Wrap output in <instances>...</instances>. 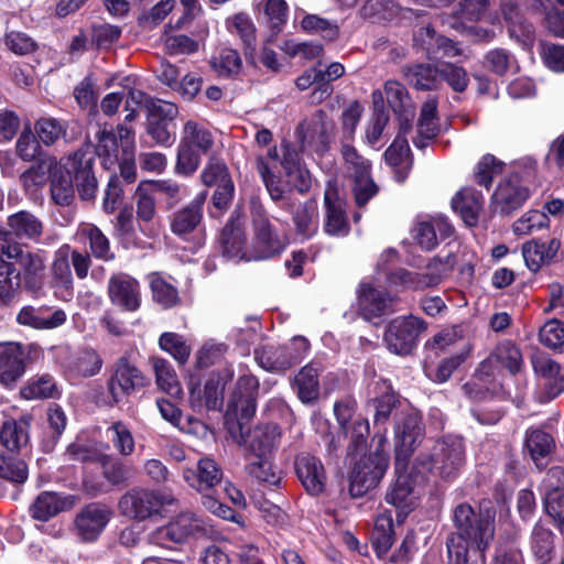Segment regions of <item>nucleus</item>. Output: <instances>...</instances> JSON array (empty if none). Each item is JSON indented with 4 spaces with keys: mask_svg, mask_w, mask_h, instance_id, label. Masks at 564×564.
I'll list each match as a JSON object with an SVG mask.
<instances>
[{
    "mask_svg": "<svg viewBox=\"0 0 564 564\" xmlns=\"http://www.w3.org/2000/svg\"><path fill=\"white\" fill-rule=\"evenodd\" d=\"M148 384L143 372L132 364L129 358L120 357L111 368V375L107 381V391L110 398L109 404L127 402L128 398Z\"/></svg>",
    "mask_w": 564,
    "mask_h": 564,
    "instance_id": "6",
    "label": "nucleus"
},
{
    "mask_svg": "<svg viewBox=\"0 0 564 564\" xmlns=\"http://www.w3.org/2000/svg\"><path fill=\"white\" fill-rule=\"evenodd\" d=\"M495 508L476 512L468 503L453 511L454 531L446 541L449 564H480L495 536Z\"/></svg>",
    "mask_w": 564,
    "mask_h": 564,
    "instance_id": "1",
    "label": "nucleus"
},
{
    "mask_svg": "<svg viewBox=\"0 0 564 564\" xmlns=\"http://www.w3.org/2000/svg\"><path fill=\"white\" fill-rule=\"evenodd\" d=\"M425 329L426 323L423 319L413 315L399 316L389 322L383 338L390 351L409 355Z\"/></svg>",
    "mask_w": 564,
    "mask_h": 564,
    "instance_id": "11",
    "label": "nucleus"
},
{
    "mask_svg": "<svg viewBox=\"0 0 564 564\" xmlns=\"http://www.w3.org/2000/svg\"><path fill=\"white\" fill-rule=\"evenodd\" d=\"M96 155L104 156L111 163L118 160V140L112 131L99 130L95 150L90 145H86L69 156L76 187L79 197L84 200L93 199L97 192L98 182L93 171Z\"/></svg>",
    "mask_w": 564,
    "mask_h": 564,
    "instance_id": "3",
    "label": "nucleus"
},
{
    "mask_svg": "<svg viewBox=\"0 0 564 564\" xmlns=\"http://www.w3.org/2000/svg\"><path fill=\"white\" fill-rule=\"evenodd\" d=\"M108 295L112 304L128 312H134L141 305L140 284L126 273H117L109 279Z\"/></svg>",
    "mask_w": 564,
    "mask_h": 564,
    "instance_id": "18",
    "label": "nucleus"
},
{
    "mask_svg": "<svg viewBox=\"0 0 564 564\" xmlns=\"http://www.w3.org/2000/svg\"><path fill=\"white\" fill-rule=\"evenodd\" d=\"M491 355L500 368H506L513 375L520 371L522 366V355L514 344L503 341L495 348Z\"/></svg>",
    "mask_w": 564,
    "mask_h": 564,
    "instance_id": "56",
    "label": "nucleus"
},
{
    "mask_svg": "<svg viewBox=\"0 0 564 564\" xmlns=\"http://www.w3.org/2000/svg\"><path fill=\"white\" fill-rule=\"evenodd\" d=\"M335 130L336 124L329 115L323 109L315 110L310 117L303 119L296 128L301 150L313 149L321 154L327 152Z\"/></svg>",
    "mask_w": 564,
    "mask_h": 564,
    "instance_id": "8",
    "label": "nucleus"
},
{
    "mask_svg": "<svg viewBox=\"0 0 564 564\" xmlns=\"http://www.w3.org/2000/svg\"><path fill=\"white\" fill-rule=\"evenodd\" d=\"M310 344L303 337H295L289 345L267 344L254 350L260 367L269 371H285L299 364Z\"/></svg>",
    "mask_w": 564,
    "mask_h": 564,
    "instance_id": "9",
    "label": "nucleus"
},
{
    "mask_svg": "<svg viewBox=\"0 0 564 564\" xmlns=\"http://www.w3.org/2000/svg\"><path fill=\"white\" fill-rule=\"evenodd\" d=\"M153 368L159 388L171 397H180L182 388L170 364L165 359L154 358Z\"/></svg>",
    "mask_w": 564,
    "mask_h": 564,
    "instance_id": "54",
    "label": "nucleus"
},
{
    "mask_svg": "<svg viewBox=\"0 0 564 564\" xmlns=\"http://www.w3.org/2000/svg\"><path fill=\"white\" fill-rule=\"evenodd\" d=\"M350 431V441L347 446L348 457L366 456L367 436L369 435V423L366 419L359 417L354 420Z\"/></svg>",
    "mask_w": 564,
    "mask_h": 564,
    "instance_id": "55",
    "label": "nucleus"
},
{
    "mask_svg": "<svg viewBox=\"0 0 564 564\" xmlns=\"http://www.w3.org/2000/svg\"><path fill=\"white\" fill-rule=\"evenodd\" d=\"M265 23L271 32L279 34L288 20V4L284 0H267L264 2Z\"/></svg>",
    "mask_w": 564,
    "mask_h": 564,
    "instance_id": "60",
    "label": "nucleus"
},
{
    "mask_svg": "<svg viewBox=\"0 0 564 564\" xmlns=\"http://www.w3.org/2000/svg\"><path fill=\"white\" fill-rule=\"evenodd\" d=\"M247 471L261 482L279 485L283 469L274 460H254L247 466Z\"/></svg>",
    "mask_w": 564,
    "mask_h": 564,
    "instance_id": "58",
    "label": "nucleus"
},
{
    "mask_svg": "<svg viewBox=\"0 0 564 564\" xmlns=\"http://www.w3.org/2000/svg\"><path fill=\"white\" fill-rule=\"evenodd\" d=\"M377 388L380 394L370 399L367 403L368 408L373 410L375 425L386 424L400 405L399 397L390 384L382 381L381 383H377Z\"/></svg>",
    "mask_w": 564,
    "mask_h": 564,
    "instance_id": "36",
    "label": "nucleus"
},
{
    "mask_svg": "<svg viewBox=\"0 0 564 564\" xmlns=\"http://www.w3.org/2000/svg\"><path fill=\"white\" fill-rule=\"evenodd\" d=\"M546 513L553 518L558 530L564 531V488H553L546 490L544 499Z\"/></svg>",
    "mask_w": 564,
    "mask_h": 564,
    "instance_id": "64",
    "label": "nucleus"
},
{
    "mask_svg": "<svg viewBox=\"0 0 564 564\" xmlns=\"http://www.w3.org/2000/svg\"><path fill=\"white\" fill-rule=\"evenodd\" d=\"M441 264L438 272H411L406 269L399 268L388 273L387 280L390 285H400L411 290H423L437 285L442 278L447 274L454 265V257L448 256L445 260H436L433 264Z\"/></svg>",
    "mask_w": 564,
    "mask_h": 564,
    "instance_id": "14",
    "label": "nucleus"
},
{
    "mask_svg": "<svg viewBox=\"0 0 564 564\" xmlns=\"http://www.w3.org/2000/svg\"><path fill=\"white\" fill-rule=\"evenodd\" d=\"M358 14L365 21L382 23L398 14V6L392 0H364Z\"/></svg>",
    "mask_w": 564,
    "mask_h": 564,
    "instance_id": "47",
    "label": "nucleus"
},
{
    "mask_svg": "<svg viewBox=\"0 0 564 564\" xmlns=\"http://www.w3.org/2000/svg\"><path fill=\"white\" fill-rule=\"evenodd\" d=\"M438 72V79L445 80L454 91L463 93L468 87L469 76L464 67L453 63H442Z\"/></svg>",
    "mask_w": 564,
    "mask_h": 564,
    "instance_id": "63",
    "label": "nucleus"
},
{
    "mask_svg": "<svg viewBox=\"0 0 564 564\" xmlns=\"http://www.w3.org/2000/svg\"><path fill=\"white\" fill-rule=\"evenodd\" d=\"M73 507L72 497H59L55 492L44 491L37 496L30 507L32 518L39 521H47L57 513Z\"/></svg>",
    "mask_w": 564,
    "mask_h": 564,
    "instance_id": "35",
    "label": "nucleus"
},
{
    "mask_svg": "<svg viewBox=\"0 0 564 564\" xmlns=\"http://www.w3.org/2000/svg\"><path fill=\"white\" fill-rule=\"evenodd\" d=\"M524 447L531 455V458L545 457L553 454L555 441L549 433L542 430H531L527 432Z\"/></svg>",
    "mask_w": 564,
    "mask_h": 564,
    "instance_id": "52",
    "label": "nucleus"
},
{
    "mask_svg": "<svg viewBox=\"0 0 564 564\" xmlns=\"http://www.w3.org/2000/svg\"><path fill=\"white\" fill-rule=\"evenodd\" d=\"M219 243L225 257L229 259L243 258L246 235L241 225L236 220H229L221 230Z\"/></svg>",
    "mask_w": 564,
    "mask_h": 564,
    "instance_id": "40",
    "label": "nucleus"
},
{
    "mask_svg": "<svg viewBox=\"0 0 564 564\" xmlns=\"http://www.w3.org/2000/svg\"><path fill=\"white\" fill-rule=\"evenodd\" d=\"M499 11L508 24L510 33L530 32V24L527 23L517 0H499Z\"/></svg>",
    "mask_w": 564,
    "mask_h": 564,
    "instance_id": "57",
    "label": "nucleus"
},
{
    "mask_svg": "<svg viewBox=\"0 0 564 564\" xmlns=\"http://www.w3.org/2000/svg\"><path fill=\"white\" fill-rule=\"evenodd\" d=\"M505 163L491 154H486L479 161L475 172V181L478 185L489 188L494 178L503 171Z\"/></svg>",
    "mask_w": 564,
    "mask_h": 564,
    "instance_id": "62",
    "label": "nucleus"
},
{
    "mask_svg": "<svg viewBox=\"0 0 564 564\" xmlns=\"http://www.w3.org/2000/svg\"><path fill=\"white\" fill-rule=\"evenodd\" d=\"M25 352L19 343L0 344V383L11 388L25 372Z\"/></svg>",
    "mask_w": 564,
    "mask_h": 564,
    "instance_id": "21",
    "label": "nucleus"
},
{
    "mask_svg": "<svg viewBox=\"0 0 564 564\" xmlns=\"http://www.w3.org/2000/svg\"><path fill=\"white\" fill-rule=\"evenodd\" d=\"M2 258L18 260L21 264V285L32 293L43 289L45 280V263L39 252L25 251L23 245L18 241H6L0 246Z\"/></svg>",
    "mask_w": 564,
    "mask_h": 564,
    "instance_id": "7",
    "label": "nucleus"
},
{
    "mask_svg": "<svg viewBox=\"0 0 564 564\" xmlns=\"http://www.w3.org/2000/svg\"><path fill=\"white\" fill-rule=\"evenodd\" d=\"M133 200L140 229L142 231L151 230L156 217V196L148 183L138 186Z\"/></svg>",
    "mask_w": 564,
    "mask_h": 564,
    "instance_id": "37",
    "label": "nucleus"
},
{
    "mask_svg": "<svg viewBox=\"0 0 564 564\" xmlns=\"http://www.w3.org/2000/svg\"><path fill=\"white\" fill-rule=\"evenodd\" d=\"M400 72L406 84L417 90H432L440 85L438 67L431 64H409Z\"/></svg>",
    "mask_w": 564,
    "mask_h": 564,
    "instance_id": "34",
    "label": "nucleus"
},
{
    "mask_svg": "<svg viewBox=\"0 0 564 564\" xmlns=\"http://www.w3.org/2000/svg\"><path fill=\"white\" fill-rule=\"evenodd\" d=\"M295 473L306 491L313 496L322 494L326 487V466L322 460H295Z\"/></svg>",
    "mask_w": 564,
    "mask_h": 564,
    "instance_id": "29",
    "label": "nucleus"
},
{
    "mask_svg": "<svg viewBox=\"0 0 564 564\" xmlns=\"http://www.w3.org/2000/svg\"><path fill=\"white\" fill-rule=\"evenodd\" d=\"M293 223L300 236L311 238L318 229V209L316 203L310 199L301 204L293 212Z\"/></svg>",
    "mask_w": 564,
    "mask_h": 564,
    "instance_id": "46",
    "label": "nucleus"
},
{
    "mask_svg": "<svg viewBox=\"0 0 564 564\" xmlns=\"http://www.w3.org/2000/svg\"><path fill=\"white\" fill-rule=\"evenodd\" d=\"M394 297L383 290L376 289L369 284H362L359 294V310L361 314L371 319L383 315Z\"/></svg>",
    "mask_w": 564,
    "mask_h": 564,
    "instance_id": "31",
    "label": "nucleus"
},
{
    "mask_svg": "<svg viewBox=\"0 0 564 564\" xmlns=\"http://www.w3.org/2000/svg\"><path fill=\"white\" fill-rule=\"evenodd\" d=\"M301 28L307 33H319L327 41H335L339 36V26L316 14H305L301 20Z\"/></svg>",
    "mask_w": 564,
    "mask_h": 564,
    "instance_id": "59",
    "label": "nucleus"
},
{
    "mask_svg": "<svg viewBox=\"0 0 564 564\" xmlns=\"http://www.w3.org/2000/svg\"><path fill=\"white\" fill-rule=\"evenodd\" d=\"M8 231H3V242L13 241L12 237L39 243L44 235L43 221L29 210H20L8 217Z\"/></svg>",
    "mask_w": 564,
    "mask_h": 564,
    "instance_id": "19",
    "label": "nucleus"
},
{
    "mask_svg": "<svg viewBox=\"0 0 564 564\" xmlns=\"http://www.w3.org/2000/svg\"><path fill=\"white\" fill-rule=\"evenodd\" d=\"M210 528L206 522L193 512H184L178 514L173 521L165 527L159 528L151 535L152 541L165 545L167 541L174 543H184L191 538H207Z\"/></svg>",
    "mask_w": 564,
    "mask_h": 564,
    "instance_id": "12",
    "label": "nucleus"
},
{
    "mask_svg": "<svg viewBox=\"0 0 564 564\" xmlns=\"http://www.w3.org/2000/svg\"><path fill=\"white\" fill-rule=\"evenodd\" d=\"M532 366L535 373L544 379L543 402L556 398L564 391V371L561 366L543 352L532 356Z\"/></svg>",
    "mask_w": 564,
    "mask_h": 564,
    "instance_id": "20",
    "label": "nucleus"
},
{
    "mask_svg": "<svg viewBox=\"0 0 564 564\" xmlns=\"http://www.w3.org/2000/svg\"><path fill=\"white\" fill-rule=\"evenodd\" d=\"M400 133L384 152L386 162L393 167L398 182H404L412 167V156L408 140Z\"/></svg>",
    "mask_w": 564,
    "mask_h": 564,
    "instance_id": "32",
    "label": "nucleus"
},
{
    "mask_svg": "<svg viewBox=\"0 0 564 564\" xmlns=\"http://www.w3.org/2000/svg\"><path fill=\"white\" fill-rule=\"evenodd\" d=\"M484 67L495 75L505 76L512 68H518V62L509 51L497 47L486 53Z\"/></svg>",
    "mask_w": 564,
    "mask_h": 564,
    "instance_id": "53",
    "label": "nucleus"
},
{
    "mask_svg": "<svg viewBox=\"0 0 564 564\" xmlns=\"http://www.w3.org/2000/svg\"><path fill=\"white\" fill-rule=\"evenodd\" d=\"M561 248V241L553 238L549 243L532 239L522 246V254L527 267L536 272L541 267L553 262Z\"/></svg>",
    "mask_w": 564,
    "mask_h": 564,
    "instance_id": "27",
    "label": "nucleus"
},
{
    "mask_svg": "<svg viewBox=\"0 0 564 564\" xmlns=\"http://www.w3.org/2000/svg\"><path fill=\"white\" fill-rule=\"evenodd\" d=\"M110 508L100 503H89L83 508L75 519L77 535L84 541H95L111 519Z\"/></svg>",
    "mask_w": 564,
    "mask_h": 564,
    "instance_id": "17",
    "label": "nucleus"
},
{
    "mask_svg": "<svg viewBox=\"0 0 564 564\" xmlns=\"http://www.w3.org/2000/svg\"><path fill=\"white\" fill-rule=\"evenodd\" d=\"M259 386L258 378L251 373L238 378L226 412V426L232 438L242 437L243 426L254 416Z\"/></svg>",
    "mask_w": 564,
    "mask_h": 564,
    "instance_id": "4",
    "label": "nucleus"
},
{
    "mask_svg": "<svg viewBox=\"0 0 564 564\" xmlns=\"http://www.w3.org/2000/svg\"><path fill=\"white\" fill-rule=\"evenodd\" d=\"M206 198L207 192H202L189 204L171 216L170 228L174 235L185 237L196 230L203 219V206Z\"/></svg>",
    "mask_w": 564,
    "mask_h": 564,
    "instance_id": "23",
    "label": "nucleus"
},
{
    "mask_svg": "<svg viewBox=\"0 0 564 564\" xmlns=\"http://www.w3.org/2000/svg\"><path fill=\"white\" fill-rule=\"evenodd\" d=\"M281 429L275 423L258 424L253 430L245 432L243 436L234 438L237 443L248 447L258 458H265L273 454L281 442Z\"/></svg>",
    "mask_w": 564,
    "mask_h": 564,
    "instance_id": "15",
    "label": "nucleus"
},
{
    "mask_svg": "<svg viewBox=\"0 0 564 564\" xmlns=\"http://www.w3.org/2000/svg\"><path fill=\"white\" fill-rule=\"evenodd\" d=\"M529 197L530 189L522 184L520 176L513 173L498 184L491 197V206L495 213L511 216Z\"/></svg>",
    "mask_w": 564,
    "mask_h": 564,
    "instance_id": "13",
    "label": "nucleus"
},
{
    "mask_svg": "<svg viewBox=\"0 0 564 564\" xmlns=\"http://www.w3.org/2000/svg\"><path fill=\"white\" fill-rule=\"evenodd\" d=\"M530 547L540 564L549 563L554 556V534L541 522L535 523L532 530Z\"/></svg>",
    "mask_w": 564,
    "mask_h": 564,
    "instance_id": "41",
    "label": "nucleus"
},
{
    "mask_svg": "<svg viewBox=\"0 0 564 564\" xmlns=\"http://www.w3.org/2000/svg\"><path fill=\"white\" fill-rule=\"evenodd\" d=\"M79 234L88 241L93 257L102 261H110L115 258L109 239L96 225L83 224Z\"/></svg>",
    "mask_w": 564,
    "mask_h": 564,
    "instance_id": "44",
    "label": "nucleus"
},
{
    "mask_svg": "<svg viewBox=\"0 0 564 564\" xmlns=\"http://www.w3.org/2000/svg\"><path fill=\"white\" fill-rule=\"evenodd\" d=\"M58 163L55 158L44 155L21 173L19 181L28 194H35L51 181Z\"/></svg>",
    "mask_w": 564,
    "mask_h": 564,
    "instance_id": "25",
    "label": "nucleus"
},
{
    "mask_svg": "<svg viewBox=\"0 0 564 564\" xmlns=\"http://www.w3.org/2000/svg\"><path fill=\"white\" fill-rule=\"evenodd\" d=\"M185 481L197 491L208 490L223 479V470L216 460H197L196 466L183 473Z\"/></svg>",
    "mask_w": 564,
    "mask_h": 564,
    "instance_id": "26",
    "label": "nucleus"
},
{
    "mask_svg": "<svg viewBox=\"0 0 564 564\" xmlns=\"http://www.w3.org/2000/svg\"><path fill=\"white\" fill-rule=\"evenodd\" d=\"M436 231L443 239L453 234V227L440 218L420 219L413 228V238L422 249L430 251L438 243Z\"/></svg>",
    "mask_w": 564,
    "mask_h": 564,
    "instance_id": "28",
    "label": "nucleus"
},
{
    "mask_svg": "<svg viewBox=\"0 0 564 564\" xmlns=\"http://www.w3.org/2000/svg\"><path fill=\"white\" fill-rule=\"evenodd\" d=\"M181 142L203 154H207L215 143L210 130L193 120L184 124Z\"/></svg>",
    "mask_w": 564,
    "mask_h": 564,
    "instance_id": "45",
    "label": "nucleus"
},
{
    "mask_svg": "<svg viewBox=\"0 0 564 564\" xmlns=\"http://www.w3.org/2000/svg\"><path fill=\"white\" fill-rule=\"evenodd\" d=\"M20 394L23 399H55L58 398L59 391L54 378L50 375H43L32 378L21 389Z\"/></svg>",
    "mask_w": 564,
    "mask_h": 564,
    "instance_id": "49",
    "label": "nucleus"
},
{
    "mask_svg": "<svg viewBox=\"0 0 564 564\" xmlns=\"http://www.w3.org/2000/svg\"><path fill=\"white\" fill-rule=\"evenodd\" d=\"M159 344L163 350L172 355L181 365H184L191 355L189 345H187L183 336L176 333H163Z\"/></svg>",
    "mask_w": 564,
    "mask_h": 564,
    "instance_id": "61",
    "label": "nucleus"
},
{
    "mask_svg": "<svg viewBox=\"0 0 564 564\" xmlns=\"http://www.w3.org/2000/svg\"><path fill=\"white\" fill-rule=\"evenodd\" d=\"M319 372L312 365L303 367L294 378L297 395L304 403L315 401L319 394Z\"/></svg>",
    "mask_w": 564,
    "mask_h": 564,
    "instance_id": "48",
    "label": "nucleus"
},
{
    "mask_svg": "<svg viewBox=\"0 0 564 564\" xmlns=\"http://www.w3.org/2000/svg\"><path fill=\"white\" fill-rule=\"evenodd\" d=\"M232 372L227 371L226 380L213 375L208 378L203 389L192 388L189 392V404L194 410H217L223 404V392L225 383L231 380Z\"/></svg>",
    "mask_w": 564,
    "mask_h": 564,
    "instance_id": "24",
    "label": "nucleus"
},
{
    "mask_svg": "<svg viewBox=\"0 0 564 564\" xmlns=\"http://www.w3.org/2000/svg\"><path fill=\"white\" fill-rule=\"evenodd\" d=\"M1 444L11 453H19L29 444L25 427L15 421H6L0 430Z\"/></svg>",
    "mask_w": 564,
    "mask_h": 564,
    "instance_id": "51",
    "label": "nucleus"
},
{
    "mask_svg": "<svg viewBox=\"0 0 564 564\" xmlns=\"http://www.w3.org/2000/svg\"><path fill=\"white\" fill-rule=\"evenodd\" d=\"M389 107L399 117L400 131L406 133L411 129L414 106L405 86L398 80H387L383 86Z\"/></svg>",
    "mask_w": 564,
    "mask_h": 564,
    "instance_id": "22",
    "label": "nucleus"
},
{
    "mask_svg": "<svg viewBox=\"0 0 564 564\" xmlns=\"http://www.w3.org/2000/svg\"><path fill=\"white\" fill-rule=\"evenodd\" d=\"M445 460H395V479L386 494V502L397 510V521L404 519L419 506L426 473L432 463Z\"/></svg>",
    "mask_w": 564,
    "mask_h": 564,
    "instance_id": "2",
    "label": "nucleus"
},
{
    "mask_svg": "<svg viewBox=\"0 0 564 564\" xmlns=\"http://www.w3.org/2000/svg\"><path fill=\"white\" fill-rule=\"evenodd\" d=\"M21 274L15 265L1 257L0 260V301L9 305L20 294Z\"/></svg>",
    "mask_w": 564,
    "mask_h": 564,
    "instance_id": "42",
    "label": "nucleus"
},
{
    "mask_svg": "<svg viewBox=\"0 0 564 564\" xmlns=\"http://www.w3.org/2000/svg\"><path fill=\"white\" fill-rule=\"evenodd\" d=\"M68 169L64 171L62 166L57 165L52 178L50 181V194L52 202L62 207H66L73 204L75 200V189L73 185V178L70 174L74 172L68 161Z\"/></svg>",
    "mask_w": 564,
    "mask_h": 564,
    "instance_id": "38",
    "label": "nucleus"
},
{
    "mask_svg": "<svg viewBox=\"0 0 564 564\" xmlns=\"http://www.w3.org/2000/svg\"><path fill=\"white\" fill-rule=\"evenodd\" d=\"M398 453L395 458H406L420 442L421 427L417 416L415 414H408L398 424Z\"/></svg>",
    "mask_w": 564,
    "mask_h": 564,
    "instance_id": "39",
    "label": "nucleus"
},
{
    "mask_svg": "<svg viewBox=\"0 0 564 564\" xmlns=\"http://www.w3.org/2000/svg\"><path fill=\"white\" fill-rule=\"evenodd\" d=\"M340 155L347 176L351 180L371 174V162L352 145L340 141Z\"/></svg>",
    "mask_w": 564,
    "mask_h": 564,
    "instance_id": "43",
    "label": "nucleus"
},
{
    "mask_svg": "<svg viewBox=\"0 0 564 564\" xmlns=\"http://www.w3.org/2000/svg\"><path fill=\"white\" fill-rule=\"evenodd\" d=\"M484 197L474 188H463L452 199L453 209L467 226H476L482 209Z\"/></svg>",
    "mask_w": 564,
    "mask_h": 564,
    "instance_id": "33",
    "label": "nucleus"
},
{
    "mask_svg": "<svg viewBox=\"0 0 564 564\" xmlns=\"http://www.w3.org/2000/svg\"><path fill=\"white\" fill-rule=\"evenodd\" d=\"M173 502L174 498L167 491L133 489L121 497L119 508L127 517L144 520Z\"/></svg>",
    "mask_w": 564,
    "mask_h": 564,
    "instance_id": "10",
    "label": "nucleus"
},
{
    "mask_svg": "<svg viewBox=\"0 0 564 564\" xmlns=\"http://www.w3.org/2000/svg\"><path fill=\"white\" fill-rule=\"evenodd\" d=\"M149 284L152 297L163 308H171L180 304L181 299L177 289L165 281L159 273L149 275Z\"/></svg>",
    "mask_w": 564,
    "mask_h": 564,
    "instance_id": "50",
    "label": "nucleus"
},
{
    "mask_svg": "<svg viewBox=\"0 0 564 564\" xmlns=\"http://www.w3.org/2000/svg\"><path fill=\"white\" fill-rule=\"evenodd\" d=\"M252 258L270 259L279 256L288 245L284 234L276 230L261 205L252 208Z\"/></svg>",
    "mask_w": 564,
    "mask_h": 564,
    "instance_id": "5",
    "label": "nucleus"
},
{
    "mask_svg": "<svg viewBox=\"0 0 564 564\" xmlns=\"http://www.w3.org/2000/svg\"><path fill=\"white\" fill-rule=\"evenodd\" d=\"M52 286L63 293V299L73 295L74 280L69 264V246L59 248L51 265Z\"/></svg>",
    "mask_w": 564,
    "mask_h": 564,
    "instance_id": "30",
    "label": "nucleus"
},
{
    "mask_svg": "<svg viewBox=\"0 0 564 564\" xmlns=\"http://www.w3.org/2000/svg\"><path fill=\"white\" fill-rule=\"evenodd\" d=\"M388 469V460H356L349 476V492L354 498L376 488Z\"/></svg>",
    "mask_w": 564,
    "mask_h": 564,
    "instance_id": "16",
    "label": "nucleus"
}]
</instances>
